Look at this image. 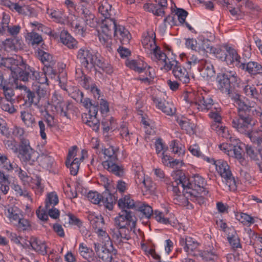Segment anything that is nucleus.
I'll return each mask as SVG.
<instances>
[{
    "mask_svg": "<svg viewBox=\"0 0 262 262\" xmlns=\"http://www.w3.org/2000/svg\"><path fill=\"white\" fill-rule=\"evenodd\" d=\"M137 219L134 213L130 211L122 210L114 219L116 228L112 229V236L118 246H121L131 238L130 233L135 232Z\"/></svg>",
    "mask_w": 262,
    "mask_h": 262,
    "instance_id": "f257e3e1",
    "label": "nucleus"
},
{
    "mask_svg": "<svg viewBox=\"0 0 262 262\" xmlns=\"http://www.w3.org/2000/svg\"><path fill=\"white\" fill-rule=\"evenodd\" d=\"M118 148L110 146L103 149V154L106 160L102 163L103 167L108 171L118 177H122L125 175V170L122 165H119L116 163L118 160Z\"/></svg>",
    "mask_w": 262,
    "mask_h": 262,
    "instance_id": "f03ea898",
    "label": "nucleus"
},
{
    "mask_svg": "<svg viewBox=\"0 0 262 262\" xmlns=\"http://www.w3.org/2000/svg\"><path fill=\"white\" fill-rule=\"evenodd\" d=\"M56 72L52 67L43 69V72L39 73L30 66H26L24 72H21L20 81H28L30 80H36L39 85H49L48 76L51 78H55Z\"/></svg>",
    "mask_w": 262,
    "mask_h": 262,
    "instance_id": "7ed1b4c3",
    "label": "nucleus"
},
{
    "mask_svg": "<svg viewBox=\"0 0 262 262\" xmlns=\"http://www.w3.org/2000/svg\"><path fill=\"white\" fill-rule=\"evenodd\" d=\"M142 43L147 54H150L152 60L160 61L165 59L166 54L156 44V33L152 29H148L143 35Z\"/></svg>",
    "mask_w": 262,
    "mask_h": 262,
    "instance_id": "20e7f679",
    "label": "nucleus"
},
{
    "mask_svg": "<svg viewBox=\"0 0 262 262\" xmlns=\"http://www.w3.org/2000/svg\"><path fill=\"white\" fill-rule=\"evenodd\" d=\"M216 81L218 89L223 93L229 94L232 86H239L241 79L235 71L226 70L218 74Z\"/></svg>",
    "mask_w": 262,
    "mask_h": 262,
    "instance_id": "39448f33",
    "label": "nucleus"
},
{
    "mask_svg": "<svg viewBox=\"0 0 262 262\" xmlns=\"http://www.w3.org/2000/svg\"><path fill=\"white\" fill-rule=\"evenodd\" d=\"M250 110L238 111V115L233 118L232 125L236 131L246 136L253 132V119L249 114Z\"/></svg>",
    "mask_w": 262,
    "mask_h": 262,
    "instance_id": "423d86ee",
    "label": "nucleus"
},
{
    "mask_svg": "<svg viewBox=\"0 0 262 262\" xmlns=\"http://www.w3.org/2000/svg\"><path fill=\"white\" fill-rule=\"evenodd\" d=\"M163 64L164 69L167 71H172V73L177 80L183 83H188L190 81L189 73L187 67L182 66L181 63L174 59L169 58L166 55L165 59L160 61Z\"/></svg>",
    "mask_w": 262,
    "mask_h": 262,
    "instance_id": "0eeeda50",
    "label": "nucleus"
},
{
    "mask_svg": "<svg viewBox=\"0 0 262 262\" xmlns=\"http://www.w3.org/2000/svg\"><path fill=\"white\" fill-rule=\"evenodd\" d=\"M185 99L192 105L197 107L199 111L201 112H207L212 108H215L217 103H214L212 97L208 93L204 92H198L195 95L194 93H190L186 99Z\"/></svg>",
    "mask_w": 262,
    "mask_h": 262,
    "instance_id": "6e6552de",
    "label": "nucleus"
},
{
    "mask_svg": "<svg viewBox=\"0 0 262 262\" xmlns=\"http://www.w3.org/2000/svg\"><path fill=\"white\" fill-rule=\"evenodd\" d=\"M187 191L190 192H195L193 194L198 196H201L206 199L205 195L208 193V191L205 190V186L206 182L204 178L199 174L194 175L190 179H186Z\"/></svg>",
    "mask_w": 262,
    "mask_h": 262,
    "instance_id": "1a4fd4ad",
    "label": "nucleus"
},
{
    "mask_svg": "<svg viewBox=\"0 0 262 262\" xmlns=\"http://www.w3.org/2000/svg\"><path fill=\"white\" fill-rule=\"evenodd\" d=\"M195 192H190L189 191H183L182 193L173 195V201L174 204L182 206L187 207L188 208H192L191 204H190L189 200L200 205L206 203V200L201 196L194 195Z\"/></svg>",
    "mask_w": 262,
    "mask_h": 262,
    "instance_id": "9d476101",
    "label": "nucleus"
},
{
    "mask_svg": "<svg viewBox=\"0 0 262 262\" xmlns=\"http://www.w3.org/2000/svg\"><path fill=\"white\" fill-rule=\"evenodd\" d=\"M17 154V157L23 162H29L32 160L35 150L31 147L29 140L22 138L18 146L13 150Z\"/></svg>",
    "mask_w": 262,
    "mask_h": 262,
    "instance_id": "9b49d317",
    "label": "nucleus"
},
{
    "mask_svg": "<svg viewBox=\"0 0 262 262\" xmlns=\"http://www.w3.org/2000/svg\"><path fill=\"white\" fill-rule=\"evenodd\" d=\"M98 11L99 13L104 17L102 24H108L111 27L114 26L116 21V11L107 1L102 2L100 5Z\"/></svg>",
    "mask_w": 262,
    "mask_h": 262,
    "instance_id": "f8f14e48",
    "label": "nucleus"
},
{
    "mask_svg": "<svg viewBox=\"0 0 262 262\" xmlns=\"http://www.w3.org/2000/svg\"><path fill=\"white\" fill-rule=\"evenodd\" d=\"M48 102L54 111L60 114L61 116L68 117V104L60 95L54 93L52 96L51 102L48 101L47 104Z\"/></svg>",
    "mask_w": 262,
    "mask_h": 262,
    "instance_id": "ddd939ff",
    "label": "nucleus"
},
{
    "mask_svg": "<svg viewBox=\"0 0 262 262\" xmlns=\"http://www.w3.org/2000/svg\"><path fill=\"white\" fill-rule=\"evenodd\" d=\"M77 57L83 67L88 68L93 63L95 58V53L92 49L86 47H82L78 51Z\"/></svg>",
    "mask_w": 262,
    "mask_h": 262,
    "instance_id": "4468645a",
    "label": "nucleus"
},
{
    "mask_svg": "<svg viewBox=\"0 0 262 262\" xmlns=\"http://www.w3.org/2000/svg\"><path fill=\"white\" fill-rule=\"evenodd\" d=\"M94 250L98 257L104 262H112L113 254L115 255L117 253V250L112 244L111 249H108L98 243H94Z\"/></svg>",
    "mask_w": 262,
    "mask_h": 262,
    "instance_id": "2eb2a0df",
    "label": "nucleus"
},
{
    "mask_svg": "<svg viewBox=\"0 0 262 262\" xmlns=\"http://www.w3.org/2000/svg\"><path fill=\"white\" fill-rule=\"evenodd\" d=\"M136 184L142 189L144 187L145 192L154 193L156 190V185L151 179L148 176L145 177L143 173H138L135 176Z\"/></svg>",
    "mask_w": 262,
    "mask_h": 262,
    "instance_id": "dca6fc26",
    "label": "nucleus"
},
{
    "mask_svg": "<svg viewBox=\"0 0 262 262\" xmlns=\"http://www.w3.org/2000/svg\"><path fill=\"white\" fill-rule=\"evenodd\" d=\"M227 48L228 46H226L224 48L219 47H213L210 46L208 41H206L203 45V48L201 49V51H203L204 52L210 53L215 56V57L221 61H226V55L227 54Z\"/></svg>",
    "mask_w": 262,
    "mask_h": 262,
    "instance_id": "f3484780",
    "label": "nucleus"
},
{
    "mask_svg": "<svg viewBox=\"0 0 262 262\" xmlns=\"http://www.w3.org/2000/svg\"><path fill=\"white\" fill-rule=\"evenodd\" d=\"M156 4L147 3L144 5V9L148 12H152L157 16H163L164 9L167 7V0H154Z\"/></svg>",
    "mask_w": 262,
    "mask_h": 262,
    "instance_id": "a211bd4d",
    "label": "nucleus"
},
{
    "mask_svg": "<svg viewBox=\"0 0 262 262\" xmlns=\"http://www.w3.org/2000/svg\"><path fill=\"white\" fill-rule=\"evenodd\" d=\"M19 80H20L19 78L15 77L9 78L7 84L3 86L2 88L5 95V97L3 98L14 101V99H13V97L14 96L13 90L17 89H20L19 86H22L18 84Z\"/></svg>",
    "mask_w": 262,
    "mask_h": 262,
    "instance_id": "6ab92c4d",
    "label": "nucleus"
},
{
    "mask_svg": "<svg viewBox=\"0 0 262 262\" xmlns=\"http://www.w3.org/2000/svg\"><path fill=\"white\" fill-rule=\"evenodd\" d=\"M17 62L13 58H4L3 62L1 63V66H4L11 70V77L19 78L20 80L21 72H24V70L17 66Z\"/></svg>",
    "mask_w": 262,
    "mask_h": 262,
    "instance_id": "aec40b11",
    "label": "nucleus"
},
{
    "mask_svg": "<svg viewBox=\"0 0 262 262\" xmlns=\"http://www.w3.org/2000/svg\"><path fill=\"white\" fill-rule=\"evenodd\" d=\"M115 27V25L112 27L108 24H101V30L98 31V37L102 44L107 45L111 40Z\"/></svg>",
    "mask_w": 262,
    "mask_h": 262,
    "instance_id": "412c9836",
    "label": "nucleus"
},
{
    "mask_svg": "<svg viewBox=\"0 0 262 262\" xmlns=\"http://www.w3.org/2000/svg\"><path fill=\"white\" fill-rule=\"evenodd\" d=\"M151 99L157 108L169 116L173 115L176 112V108L172 103L162 101L161 98L151 96Z\"/></svg>",
    "mask_w": 262,
    "mask_h": 262,
    "instance_id": "4be33fe9",
    "label": "nucleus"
},
{
    "mask_svg": "<svg viewBox=\"0 0 262 262\" xmlns=\"http://www.w3.org/2000/svg\"><path fill=\"white\" fill-rule=\"evenodd\" d=\"M98 111V104L93 106L89 111L85 123L95 132L99 129L100 122L96 116Z\"/></svg>",
    "mask_w": 262,
    "mask_h": 262,
    "instance_id": "5701e85b",
    "label": "nucleus"
},
{
    "mask_svg": "<svg viewBox=\"0 0 262 262\" xmlns=\"http://www.w3.org/2000/svg\"><path fill=\"white\" fill-rule=\"evenodd\" d=\"M208 163H212L215 166L217 171L223 179L232 174L230 170L229 166L226 161L222 159L215 160L211 158Z\"/></svg>",
    "mask_w": 262,
    "mask_h": 262,
    "instance_id": "b1692460",
    "label": "nucleus"
},
{
    "mask_svg": "<svg viewBox=\"0 0 262 262\" xmlns=\"http://www.w3.org/2000/svg\"><path fill=\"white\" fill-rule=\"evenodd\" d=\"M105 190L101 194V203L110 210L113 208L114 204L116 203L117 198L111 193V186H105Z\"/></svg>",
    "mask_w": 262,
    "mask_h": 262,
    "instance_id": "393cba45",
    "label": "nucleus"
},
{
    "mask_svg": "<svg viewBox=\"0 0 262 262\" xmlns=\"http://www.w3.org/2000/svg\"><path fill=\"white\" fill-rule=\"evenodd\" d=\"M114 29V35L117 37L122 45L129 43L131 38V35L129 31L123 26L117 25L115 23V27Z\"/></svg>",
    "mask_w": 262,
    "mask_h": 262,
    "instance_id": "a878e982",
    "label": "nucleus"
},
{
    "mask_svg": "<svg viewBox=\"0 0 262 262\" xmlns=\"http://www.w3.org/2000/svg\"><path fill=\"white\" fill-rule=\"evenodd\" d=\"M180 244L183 246L185 251L188 255H194L193 252L198 249L200 244L194 239L190 236H187L185 239L181 238Z\"/></svg>",
    "mask_w": 262,
    "mask_h": 262,
    "instance_id": "bb28decb",
    "label": "nucleus"
},
{
    "mask_svg": "<svg viewBox=\"0 0 262 262\" xmlns=\"http://www.w3.org/2000/svg\"><path fill=\"white\" fill-rule=\"evenodd\" d=\"M183 177H180L179 179L173 182L169 180V183L166 184L168 190L172 191L173 195L181 194L180 188L183 189V191L186 190V181L185 180V178H183Z\"/></svg>",
    "mask_w": 262,
    "mask_h": 262,
    "instance_id": "cd10ccee",
    "label": "nucleus"
},
{
    "mask_svg": "<svg viewBox=\"0 0 262 262\" xmlns=\"http://www.w3.org/2000/svg\"><path fill=\"white\" fill-rule=\"evenodd\" d=\"M198 52L195 54H189L188 56L185 54H181V57L184 61H186L187 69L190 70L192 67L198 66V68L204 62V59L198 56Z\"/></svg>",
    "mask_w": 262,
    "mask_h": 262,
    "instance_id": "c85d7f7f",
    "label": "nucleus"
},
{
    "mask_svg": "<svg viewBox=\"0 0 262 262\" xmlns=\"http://www.w3.org/2000/svg\"><path fill=\"white\" fill-rule=\"evenodd\" d=\"M241 59V56L235 49L230 47L227 48V54L225 61L227 64L233 65L239 68L242 63Z\"/></svg>",
    "mask_w": 262,
    "mask_h": 262,
    "instance_id": "c756f323",
    "label": "nucleus"
},
{
    "mask_svg": "<svg viewBox=\"0 0 262 262\" xmlns=\"http://www.w3.org/2000/svg\"><path fill=\"white\" fill-rule=\"evenodd\" d=\"M239 69L246 71L251 75L262 74L261 65L259 63L255 61H249L247 63H245L242 62Z\"/></svg>",
    "mask_w": 262,
    "mask_h": 262,
    "instance_id": "7c9ffc66",
    "label": "nucleus"
},
{
    "mask_svg": "<svg viewBox=\"0 0 262 262\" xmlns=\"http://www.w3.org/2000/svg\"><path fill=\"white\" fill-rule=\"evenodd\" d=\"M30 245L33 250L42 255L47 254L48 246L44 241L36 237H31L30 241Z\"/></svg>",
    "mask_w": 262,
    "mask_h": 262,
    "instance_id": "2f4dec72",
    "label": "nucleus"
},
{
    "mask_svg": "<svg viewBox=\"0 0 262 262\" xmlns=\"http://www.w3.org/2000/svg\"><path fill=\"white\" fill-rule=\"evenodd\" d=\"M199 71L203 77L211 78L214 75L215 71L212 64L209 61L205 59L204 62L198 68Z\"/></svg>",
    "mask_w": 262,
    "mask_h": 262,
    "instance_id": "473e14b6",
    "label": "nucleus"
},
{
    "mask_svg": "<svg viewBox=\"0 0 262 262\" xmlns=\"http://www.w3.org/2000/svg\"><path fill=\"white\" fill-rule=\"evenodd\" d=\"M227 241L234 249L241 248L240 238L234 227L231 228L229 232L226 233Z\"/></svg>",
    "mask_w": 262,
    "mask_h": 262,
    "instance_id": "72a5a7b5",
    "label": "nucleus"
},
{
    "mask_svg": "<svg viewBox=\"0 0 262 262\" xmlns=\"http://www.w3.org/2000/svg\"><path fill=\"white\" fill-rule=\"evenodd\" d=\"M88 219L94 230L103 227L104 226V219L100 214L90 212L88 215Z\"/></svg>",
    "mask_w": 262,
    "mask_h": 262,
    "instance_id": "f704fd0d",
    "label": "nucleus"
},
{
    "mask_svg": "<svg viewBox=\"0 0 262 262\" xmlns=\"http://www.w3.org/2000/svg\"><path fill=\"white\" fill-rule=\"evenodd\" d=\"M47 13L54 21L58 23H64L66 18L65 13L62 10L48 8Z\"/></svg>",
    "mask_w": 262,
    "mask_h": 262,
    "instance_id": "c9c22d12",
    "label": "nucleus"
},
{
    "mask_svg": "<svg viewBox=\"0 0 262 262\" xmlns=\"http://www.w3.org/2000/svg\"><path fill=\"white\" fill-rule=\"evenodd\" d=\"M231 97L232 100L237 106V112L240 111L250 110L251 106L247 105L242 100V96L237 93H232L230 91V94H228Z\"/></svg>",
    "mask_w": 262,
    "mask_h": 262,
    "instance_id": "e433bc0d",
    "label": "nucleus"
},
{
    "mask_svg": "<svg viewBox=\"0 0 262 262\" xmlns=\"http://www.w3.org/2000/svg\"><path fill=\"white\" fill-rule=\"evenodd\" d=\"M41 112L42 113H45L43 114V117L45 120L47 124L48 127L49 128H52L55 126V123L54 121V117L50 114V112H56L54 111V109H53V107L48 102L47 104L45 105L44 106V111L41 110Z\"/></svg>",
    "mask_w": 262,
    "mask_h": 262,
    "instance_id": "4c0bfd02",
    "label": "nucleus"
},
{
    "mask_svg": "<svg viewBox=\"0 0 262 262\" xmlns=\"http://www.w3.org/2000/svg\"><path fill=\"white\" fill-rule=\"evenodd\" d=\"M35 54L36 57L45 65L46 69L48 67H52L53 60L51 54L40 49H38Z\"/></svg>",
    "mask_w": 262,
    "mask_h": 262,
    "instance_id": "58836bf2",
    "label": "nucleus"
},
{
    "mask_svg": "<svg viewBox=\"0 0 262 262\" xmlns=\"http://www.w3.org/2000/svg\"><path fill=\"white\" fill-rule=\"evenodd\" d=\"M138 202H135L133 199H132L130 195H126L123 198H121L118 202V205L120 209L125 210V209H136Z\"/></svg>",
    "mask_w": 262,
    "mask_h": 262,
    "instance_id": "ea45409f",
    "label": "nucleus"
},
{
    "mask_svg": "<svg viewBox=\"0 0 262 262\" xmlns=\"http://www.w3.org/2000/svg\"><path fill=\"white\" fill-rule=\"evenodd\" d=\"M245 150L247 156L251 160L262 161V148H257L248 145L246 146Z\"/></svg>",
    "mask_w": 262,
    "mask_h": 262,
    "instance_id": "a19ab883",
    "label": "nucleus"
},
{
    "mask_svg": "<svg viewBox=\"0 0 262 262\" xmlns=\"http://www.w3.org/2000/svg\"><path fill=\"white\" fill-rule=\"evenodd\" d=\"M7 216L11 222L16 223L23 216V211L15 206H9L7 208Z\"/></svg>",
    "mask_w": 262,
    "mask_h": 262,
    "instance_id": "79ce46f5",
    "label": "nucleus"
},
{
    "mask_svg": "<svg viewBox=\"0 0 262 262\" xmlns=\"http://www.w3.org/2000/svg\"><path fill=\"white\" fill-rule=\"evenodd\" d=\"M136 209L138 210L141 215V219L149 220L153 214L154 211L151 206L144 203L138 202Z\"/></svg>",
    "mask_w": 262,
    "mask_h": 262,
    "instance_id": "37998d69",
    "label": "nucleus"
},
{
    "mask_svg": "<svg viewBox=\"0 0 262 262\" xmlns=\"http://www.w3.org/2000/svg\"><path fill=\"white\" fill-rule=\"evenodd\" d=\"M60 40L63 45L70 49L74 48L77 44L76 40L65 30L60 32Z\"/></svg>",
    "mask_w": 262,
    "mask_h": 262,
    "instance_id": "c03bdc74",
    "label": "nucleus"
},
{
    "mask_svg": "<svg viewBox=\"0 0 262 262\" xmlns=\"http://www.w3.org/2000/svg\"><path fill=\"white\" fill-rule=\"evenodd\" d=\"M126 65L135 71L141 73L146 70L147 64L141 60H131L127 62Z\"/></svg>",
    "mask_w": 262,
    "mask_h": 262,
    "instance_id": "a18cd8bd",
    "label": "nucleus"
},
{
    "mask_svg": "<svg viewBox=\"0 0 262 262\" xmlns=\"http://www.w3.org/2000/svg\"><path fill=\"white\" fill-rule=\"evenodd\" d=\"M20 89L23 90L25 92V96L26 98V101L30 105H37L39 102V97L36 96L34 92H32L27 86L22 85L19 86Z\"/></svg>",
    "mask_w": 262,
    "mask_h": 262,
    "instance_id": "49530a36",
    "label": "nucleus"
},
{
    "mask_svg": "<svg viewBox=\"0 0 262 262\" xmlns=\"http://www.w3.org/2000/svg\"><path fill=\"white\" fill-rule=\"evenodd\" d=\"M170 149L171 152L178 157L183 156L185 152L184 146L178 140H173L169 144Z\"/></svg>",
    "mask_w": 262,
    "mask_h": 262,
    "instance_id": "de8ad7c7",
    "label": "nucleus"
},
{
    "mask_svg": "<svg viewBox=\"0 0 262 262\" xmlns=\"http://www.w3.org/2000/svg\"><path fill=\"white\" fill-rule=\"evenodd\" d=\"M177 123L181 126V128L185 130L187 133L191 134L193 132L194 124L186 118H178Z\"/></svg>",
    "mask_w": 262,
    "mask_h": 262,
    "instance_id": "09e8293b",
    "label": "nucleus"
},
{
    "mask_svg": "<svg viewBox=\"0 0 262 262\" xmlns=\"http://www.w3.org/2000/svg\"><path fill=\"white\" fill-rule=\"evenodd\" d=\"M83 159V156H81L80 158H75L73 161L66 162V165L68 168L70 169V173L73 176H75L77 174L78 171L80 161Z\"/></svg>",
    "mask_w": 262,
    "mask_h": 262,
    "instance_id": "8fccbe9b",
    "label": "nucleus"
},
{
    "mask_svg": "<svg viewBox=\"0 0 262 262\" xmlns=\"http://www.w3.org/2000/svg\"><path fill=\"white\" fill-rule=\"evenodd\" d=\"M20 117L22 121L27 127L33 128L35 125V119L33 115L27 111H21Z\"/></svg>",
    "mask_w": 262,
    "mask_h": 262,
    "instance_id": "3c124183",
    "label": "nucleus"
},
{
    "mask_svg": "<svg viewBox=\"0 0 262 262\" xmlns=\"http://www.w3.org/2000/svg\"><path fill=\"white\" fill-rule=\"evenodd\" d=\"M14 102V101L0 97V106L1 108L10 114H12L16 111V109L13 105Z\"/></svg>",
    "mask_w": 262,
    "mask_h": 262,
    "instance_id": "603ef678",
    "label": "nucleus"
},
{
    "mask_svg": "<svg viewBox=\"0 0 262 262\" xmlns=\"http://www.w3.org/2000/svg\"><path fill=\"white\" fill-rule=\"evenodd\" d=\"M228 152V155H231L234 156L242 165L246 163V161L243 156V151L240 146H234Z\"/></svg>",
    "mask_w": 262,
    "mask_h": 262,
    "instance_id": "864d4df0",
    "label": "nucleus"
},
{
    "mask_svg": "<svg viewBox=\"0 0 262 262\" xmlns=\"http://www.w3.org/2000/svg\"><path fill=\"white\" fill-rule=\"evenodd\" d=\"M26 40L29 44L32 46L38 45L43 41L42 36L37 33L31 32L28 33L26 36Z\"/></svg>",
    "mask_w": 262,
    "mask_h": 262,
    "instance_id": "5fc2aeb1",
    "label": "nucleus"
},
{
    "mask_svg": "<svg viewBox=\"0 0 262 262\" xmlns=\"http://www.w3.org/2000/svg\"><path fill=\"white\" fill-rule=\"evenodd\" d=\"M16 164L11 163L7 156L4 155L0 156V167L8 171H11L14 169Z\"/></svg>",
    "mask_w": 262,
    "mask_h": 262,
    "instance_id": "6e6d98bb",
    "label": "nucleus"
},
{
    "mask_svg": "<svg viewBox=\"0 0 262 262\" xmlns=\"http://www.w3.org/2000/svg\"><path fill=\"white\" fill-rule=\"evenodd\" d=\"M4 45L6 49L16 50L20 48L21 41L16 38L6 39L4 42Z\"/></svg>",
    "mask_w": 262,
    "mask_h": 262,
    "instance_id": "4d7b16f0",
    "label": "nucleus"
},
{
    "mask_svg": "<svg viewBox=\"0 0 262 262\" xmlns=\"http://www.w3.org/2000/svg\"><path fill=\"white\" fill-rule=\"evenodd\" d=\"M0 4L8 7L12 11H15L19 13H22L23 9L21 6L16 2H12L11 0H0Z\"/></svg>",
    "mask_w": 262,
    "mask_h": 262,
    "instance_id": "13d9d810",
    "label": "nucleus"
},
{
    "mask_svg": "<svg viewBox=\"0 0 262 262\" xmlns=\"http://www.w3.org/2000/svg\"><path fill=\"white\" fill-rule=\"evenodd\" d=\"M205 43V42L202 43L201 46H198L196 39L193 38H188L186 40L185 45L187 48L191 49L195 52H198L199 54H205V52H204L203 51H201V49L203 48V45Z\"/></svg>",
    "mask_w": 262,
    "mask_h": 262,
    "instance_id": "bf43d9fd",
    "label": "nucleus"
},
{
    "mask_svg": "<svg viewBox=\"0 0 262 262\" xmlns=\"http://www.w3.org/2000/svg\"><path fill=\"white\" fill-rule=\"evenodd\" d=\"M237 219L244 225L249 226L255 223L254 218L245 213H239L236 215Z\"/></svg>",
    "mask_w": 262,
    "mask_h": 262,
    "instance_id": "052dcab7",
    "label": "nucleus"
},
{
    "mask_svg": "<svg viewBox=\"0 0 262 262\" xmlns=\"http://www.w3.org/2000/svg\"><path fill=\"white\" fill-rule=\"evenodd\" d=\"M188 149L192 155L198 158H200L207 162H210V159H211L202 154L200 151L199 145L197 144L190 145Z\"/></svg>",
    "mask_w": 262,
    "mask_h": 262,
    "instance_id": "680f3d73",
    "label": "nucleus"
},
{
    "mask_svg": "<svg viewBox=\"0 0 262 262\" xmlns=\"http://www.w3.org/2000/svg\"><path fill=\"white\" fill-rule=\"evenodd\" d=\"M79 252L83 258L89 260L93 254V250L88 248L84 243H80L79 247Z\"/></svg>",
    "mask_w": 262,
    "mask_h": 262,
    "instance_id": "e2e57ef3",
    "label": "nucleus"
},
{
    "mask_svg": "<svg viewBox=\"0 0 262 262\" xmlns=\"http://www.w3.org/2000/svg\"><path fill=\"white\" fill-rule=\"evenodd\" d=\"M82 14L83 15L82 18L89 17V19L86 20V25L91 27H93L95 25L94 23V15L91 12V11L86 7L83 6H82Z\"/></svg>",
    "mask_w": 262,
    "mask_h": 262,
    "instance_id": "0e129e2a",
    "label": "nucleus"
},
{
    "mask_svg": "<svg viewBox=\"0 0 262 262\" xmlns=\"http://www.w3.org/2000/svg\"><path fill=\"white\" fill-rule=\"evenodd\" d=\"M58 203V198L55 192L49 193L45 201V208L54 207Z\"/></svg>",
    "mask_w": 262,
    "mask_h": 262,
    "instance_id": "69168bd1",
    "label": "nucleus"
},
{
    "mask_svg": "<svg viewBox=\"0 0 262 262\" xmlns=\"http://www.w3.org/2000/svg\"><path fill=\"white\" fill-rule=\"evenodd\" d=\"M223 182L225 183L226 188L230 191L236 190L237 186L234 178L232 174L223 179Z\"/></svg>",
    "mask_w": 262,
    "mask_h": 262,
    "instance_id": "338daca9",
    "label": "nucleus"
},
{
    "mask_svg": "<svg viewBox=\"0 0 262 262\" xmlns=\"http://www.w3.org/2000/svg\"><path fill=\"white\" fill-rule=\"evenodd\" d=\"M202 257L206 261L214 260L217 257L216 250L212 248L204 251L202 253Z\"/></svg>",
    "mask_w": 262,
    "mask_h": 262,
    "instance_id": "774afa93",
    "label": "nucleus"
}]
</instances>
